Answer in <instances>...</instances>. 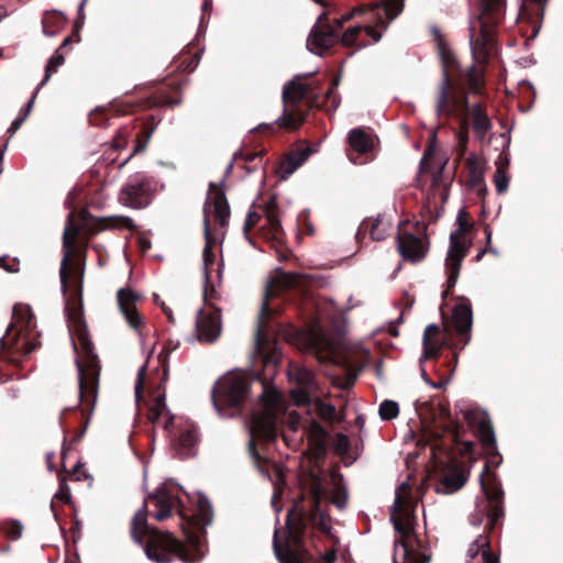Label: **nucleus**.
<instances>
[{"mask_svg": "<svg viewBox=\"0 0 563 563\" xmlns=\"http://www.w3.org/2000/svg\"><path fill=\"white\" fill-rule=\"evenodd\" d=\"M317 437L328 438V433L320 423L311 421L309 424V438L311 439Z\"/></svg>", "mask_w": 563, "mask_h": 563, "instance_id": "nucleus-42", "label": "nucleus"}, {"mask_svg": "<svg viewBox=\"0 0 563 563\" xmlns=\"http://www.w3.org/2000/svg\"><path fill=\"white\" fill-rule=\"evenodd\" d=\"M452 322L456 332L461 335L462 347L471 341L473 312L471 305H456L452 312Z\"/></svg>", "mask_w": 563, "mask_h": 563, "instance_id": "nucleus-18", "label": "nucleus"}, {"mask_svg": "<svg viewBox=\"0 0 563 563\" xmlns=\"http://www.w3.org/2000/svg\"><path fill=\"white\" fill-rule=\"evenodd\" d=\"M151 136V133L147 135V139L145 141H139L137 144L135 145L133 152L124 159L122 161L120 164H119V168H123L128 162L132 158V156L136 153H141V152H144L146 146H147V141Z\"/></svg>", "mask_w": 563, "mask_h": 563, "instance_id": "nucleus-44", "label": "nucleus"}, {"mask_svg": "<svg viewBox=\"0 0 563 563\" xmlns=\"http://www.w3.org/2000/svg\"><path fill=\"white\" fill-rule=\"evenodd\" d=\"M397 249L402 258L412 263L423 260L428 252L422 240L410 233L398 235Z\"/></svg>", "mask_w": 563, "mask_h": 563, "instance_id": "nucleus-16", "label": "nucleus"}, {"mask_svg": "<svg viewBox=\"0 0 563 563\" xmlns=\"http://www.w3.org/2000/svg\"><path fill=\"white\" fill-rule=\"evenodd\" d=\"M80 357L76 358L78 372L79 399L82 400L87 395H91L92 404L96 402L100 367L97 354L93 352V344L88 338L85 329H79L77 334Z\"/></svg>", "mask_w": 563, "mask_h": 563, "instance_id": "nucleus-4", "label": "nucleus"}, {"mask_svg": "<svg viewBox=\"0 0 563 563\" xmlns=\"http://www.w3.org/2000/svg\"><path fill=\"white\" fill-rule=\"evenodd\" d=\"M455 222L457 229L450 234V245L445 258V267L449 274L448 289L453 288L457 283L462 262L467 254L466 246L462 243L461 238L471 228L467 213L463 209L459 210Z\"/></svg>", "mask_w": 563, "mask_h": 563, "instance_id": "nucleus-7", "label": "nucleus"}, {"mask_svg": "<svg viewBox=\"0 0 563 563\" xmlns=\"http://www.w3.org/2000/svg\"><path fill=\"white\" fill-rule=\"evenodd\" d=\"M257 219L258 214L256 212H249L244 222V230H249L250 228H252L256 223Z\"/></svg>", "mask_w": 563, "mask_h": 563, "instance_id": "nucleus-56", "label": "nucleus"}, {"mask_svg": "<svg viewBox=\"0 0 563 563\" xmlns=\"http://www.w3.org/2000/svg\"><path fill=\"white\" fill-rule=\"evenodd\" d=\"M347 139L352 148L358 153H367L374 147L372 136L361 128L352 129Z\"/></svg>", "mask_w": 563, "mask_h": 563, "instance_id": "nucleus-24", "label": "nucleus"}, {"mask_svg": "<svg viewBox=\"0 0 563 563\" xmlns=\"http://www.w3.org/2000/svg\"><path fill=\"white\" fill-rule=\"evenodd\" d=\"M505 0H483L482 15L470 21L471 52L477 62L487 56L486 48L493 44V31L504 14Z\"/></svg>", "mask_w": 563, "mask_h": 563, "instance_id": "nucleus-3", "label": "nucleus"}, {"mask_svg": "<svg viewBox=\"0 0 563 563\" xmlns=\"http://www.w3.org/2000/svg\"><path fill=\"white\" fill-rule=\"evenodd\" d=\"M117 299L120 311L129 325L134 330H139L142 319L136 310L135 303L141 299V295L131 289L121 288L117 294Z\"/></svg>", "mask_w": 563, "mask_h": 563, "instance_id": "nucleus-15", "label": "nucleus"}, {"mask_svg": "<svg viewBox=\"0 0 563 563\" xmlns=\"http://www.w3.org/2000/svg\"><path fill=\"white\" fill-rule=\"evenodd\" d=\"M277 533L278 530L275 529L274 531V549L276 556L280 563H305L302 560H300L297 555H295L290 550H282L278 545L277 540Z\"/></svg>", "mask_w": 563, "mask_h": 563, "instance_id": "nucleus-35", "label": "nucleus"}, {"mask_svg": "<svg viewBox=\"0 0 563 563\" xmlns=\"http://www.w3.org/2000/svg\"><path fill=\"white\" fill-rule=\"evenodd\" d=\"M362 30H364L366 32V34L368 36H371L373 38V42H375V43H377L383 36L382 32L376 31L372 25H366V26L355 25V26L349 27L343 33L342 37L340 38L341 43L344 46H352L355 42V38L357 37V35L360 34V32Z\"/></svg>", "mask_w": 563, "mask_h": 563, "instance_id": "nucleus-25", "label": "nucleus"}, {"mask_svg": "<svg viewBox=\"0 0 563 563\" xmlns=\"http://www.w3.org/2000/svg\"><path fill=\"white\" fill-rule=\"evenodd\" d=\"M466 478L461 472H452L443 476L441 484L444 487L443 493H453L459 490L465 484Z\"/></svg>", "mask_w": 563, "mask_h": 563, "instance_id": "nucleus-31", "label": "nucleus"}, {"mask_svg": "<svg viewBox=\"0 0 563 563\" xmlns=\"http://www.w3.org/2000/svg\"><path fill=\"white\" fill-rule=\"evenodd\" d=\"M338 31L336 25L314 24L307 38V49L314 55L322 56L325 49L339 41Z\"/></svg>", "mask_w": 563, "mask_h": 563, "instance_id": "nucleus-13", "label": "nucleus"}, {"mask_svg": "<svg viewBox=\"0 0 563 563\" xmlns=\"http://www.w3.org/2000/svg\"><path fill=\"white\" fill-rule=\"evenodd\" d=\"M302 276L298 273H278V283L283 287H295L300 284Z\"/></svg>", "mask_w": 563, "mask_h": 563, "instance_id": "nucleus-39", "label": "nucleus"}, {"mask_svg": "<svg viewBox=\"0 0 563 563\" xmlns=\"http://www.w3.org/2000/svg\"><path fill=\"white\" fill-rule=\"evenodd\" d=\"M378 413L383 420H391L396 418L399 413L398 402L394 400H384L379 406Z\"/></svg>", "mask_w": 563, "mask_h": 563, "instance_id": "nucleus-37", "label": "nucleus"}, {"mask_svg": "<svg viewBox=\"0 0 563 563\" xmlns=\"http://www.w3.org/2000/svg\"><path fill=\"white\" fill-rule=\"evenodd\" d=\"M196 510L191 517L181 518L186 534V544L179 542L172 533L150 528L146 512L139 509L131 522V537L137 544H142L143 537L147 536L144 552L148 560L155 563H170L175 559L184 563H199L207 554L206 529L212 523L213 512L208 497L198 493L195 499Z\"/></svg>", "mask_w": 563, "mask_h": 563, "instance_id": "nucleus-1", "label": "nucleus"}, {"mask_svg": "<svg viewBox=\"0 0 563 563\" xmlns=\"http://www.w3.org/2000/svg\"><path fill=\"white\" fill-rule=\"evenodd\" d=\"M470 115L472 118V125L475 136L478 140H484L487 133L492 130L493 124L483 110L482 104H473L470 109Z\"/></svg>", "mask_w": 563, "mask_h": 563, "instance_id": "nucleus-21", "label": "nucleus"}, {"mask_svg": "<svg viewBox=\"0 0 563 563\" xmlns=\"http://www.w3.org/2000/svg\"><path fill=\"white\" fill-rule=\"evenodd\" d=\"M310 442L313 446V450L316 452V454L318 455H322V454H325L327 452V438H311L310 439Z\"/></svg>", "mask_w": 563, "mask_h": 563, "instance_id": "nucleus-43", "label": "nucleus"}, {"mask_svg": "<svg viewBox=\"0 0 563 563\" xmlns=\"http://www.w3.org/2000/svg\"><path fill=\"white\" fill-rule=\"evenodd\" d=\"M65 62V58L62 54L56 52L48 60L46 68H45V75L42 81L38 84L37 89L43 87L51 78L52 74L57 70V68L63 65Z\"/></svg>", "mask_w": 563, "mask_h": 563, "instance_id": "nucleus-36", "label": "nucleus"}, {"mask_svg": "<svg viewBox=\"0 0 563 563\" xmlns=\"http://www.w3.org/2000/svg\"><path fill=\"white\" fill-rule=\"evenodd\" d=\"M77 235V230L73 232L71 239H69V228L66 227L63 234V246H64V255L60 263V269H59V277H60V285H62V291L65 295L67 291V269H68V261H69V249L71 246V243L75 241Z\"/></svg>", "mask_w": 563, "mask_h": 563, "instance_id": "nucleus-23", "label": "nucleus"}, {"mask_svg": "<svg viewBox=\"0 0 563 563\" xmlns=\"http://www.w3.org/2000/svg\"><path fill=\"white\" fill-rule=\"evenodd\" d=\"M262 391L258 396L260 409H254L249 423L251 440L249 443L250 453L255 462H258V452L255 449L254 440L263 439L274 441L277 438V416L280 405V395L274 388L266 387L261 383Z\"/></svg>", "mask_w": 563, "mask_h": 563, "instance_id": "nucleus-2", "label": "nucleus"}, {"mask_svg": "<svg viewBox=\"0 0 563 563\" xmlns=\"http://www.w3.org/2000/svg\"><path fill=\"white\" fill-rule=\"evenodd\" d=\"M198 444V433L195 428H189L181 432L174 442V450L180 459H187L196 455Z\"/></svg>", "mask_w": 563, "mask_h": 563, "instance_id": "nucleus-20", "label": "nucleus"}, {"mask_svg": "<svg viewBox=\"0 0 563 563\" xmlns=\"http://www.w3.org/2000/svg\"><path fill=\"white\" fill-rule=\"evenodd\" d=\"M277 124L279 126H283V128H290V126H295L297 128L298 126V123H296L295 119L292 118V115H287L286 114V110H284V113L282 117H279L277 120H276Z\"/></svg>", "mask_w": 563, "mask_h": 563, "instance_id": "nucleus-46", "label": "nucleus"}, {"mask_svg": "<svg viewBox=\"0 0 563 563\" xmlns=\"http://www.w3.org/2000/svg\"><path fill=\"white\" fill-rule=\"evenodd\" d=\"M311 150L303 148L288 156L286 162L280 165L279 178L286 180L294 174L310 156Z\"/></svg>", "mask_w": 563, "mask_h": 563, "instance_id": "nucleus-22", "label": "nucleus"}, {"mask_svg": "<svg viewBox=\"0 0 563 563\" xmlns=\"http://www.w3.org/2000/svg\"><path fill=\"white\" fill-rule=\"evenodd\" d=\"M483 560L485 563H499L498 558L492 555L488 550L483 551Z\"/></svg>", "mask_w": 563, "mask_h": 563, "instance_id": "nucleus-59", "label": "nucleus"}, {"mask_svg": "<svg viewBox=\"0 0 563 563\" xmlns=\"http://www.w3.org/2000/svg\"><path fill=\"white\" fill-rule=\"evenodd\" d=\"M430 31H431L432 35L434 36V40L437 41L440 58L442 59L443 52H448L450 54V57L448 58V65H456L455 56L453 55L451 49L444 44V42L441 37L440 30L437 26H432L430 29Z\"/></svg>", "mask_w": 563, "mask_h": 563, "instance_id": "nucleus-38", "label": "nucleus"}, {"mask_svg": "<svg viewBox=\"0 0 563 563\" xmlns=\"http://www.w3.org/2000/svg\"><path fill=\"white\" fill-rule=\"evenodd\" d=\"M405 0H375L366 5H358L351 12L342 15L335 21L336 29H341L343 24L350 21L356 14L368 12L371 19L377 26L387 30L388 23L394 21L404 11Z\"/></svg>", "mask_w": 563, "mask_h": 563, "instance_id": "nucleus-9", "label": "nucleus"}, {"mask_svg": "<svg viewBox=\"0 0 563 563\" xmlns=\"http://www.w3.org/2000/svg\"><path fill=\"white\" fill-rule=\"evenodd\" d=\"M306 518L303 514L297 512L295 508H291L287 514L286 525L290 533L299 534L306 528Z\"/></svg>", "mask_w": 563, "mask_h": 563, "instance_id": "nucleus-32", "label": "nucleus"}, {"mask_svg": "<svg viewBox=\"0 0 563 563\" xmlns=\"http://www.w3.org/2000/svg\"><path fill=\"white\" fill-rule=\"evenodd\" d=\"M408 487H409V485H408V483H406V482L401 483V484L398 486V488H397V490H396V497H395V505H396V506H400V504H401V495H400V490H402V489H407Z\"/></svg>", "mask_w": 563, "mask_h": 563, "instance_id": "nucleus-58", "label": "nucleus"}, {"mask_svg": "<svg viewBox=\"0 0 563 563\" xmlns=\"http://www.w3.org/2000/svg\"><path fill=\"white\" fill-rule=\"evenodd\" d=\"M311 490L314 501V509L309 516V521L313 527L318 528L327 534H330L332 530L331 519L321 508V499L325 495V489L319 482H314Z\"/></svg>", "mask_w": 563, "mask_h": 563, "instance_id": "nucleus-17", "label": "nucleus"}, {"mask_svg": "<svg viewBox=\"0 0 563 563\" xmlns=\"http://www.w3.org/2000/svg\"><path fill=\"white\" fill-rule=\"evenodd\" d=\"M461 412L463 419L474 429L482 444L487 449L496 450V437L488 413L479 408H465Z\"/></svg>", "mask_w": 563, "mask_h": 563, "instance_id": "nucleus-12", "label": "nucleus"}, {"mask_svg": "<svg viewBox=\"0 0 563 563\" xmlns=\"http://www.w3.org/2000/svg\"><path fill=\"white\" fill-rule=\"evenodd\" d=\"M449 57L450 54L448 52L442 53L443 77L435 92V113L438 117H450L455 111L466 110L468 107L467 98L462 97L460 99L454 92L451 70L455 65H448Z\"/></svg>", "mask_w": 563, "mask_h": 563, "instance_id": "nucleus-10", "label": "nucleus"}, {"mask_svg": "<svg viewBox=\"0 0 563 563\" xmlns=\"http://www.w3.org/2000/svg\"><path fill=\"white\" fill-rule=\"evenodd\" d=\"M504 516V509L500 505H495L490 509L489 523L494 526Z\"/></svg>", "mask_w": 563, "mask_h": 563, "instance_id": "nucleus-47", "label": "nucleus"}, {"mask_svg": "<svg viewBox=\"0 0 563 563\" xmlns=\"http://www.w3.org/2000/svg\"><path fill=\"white\" fill-rule=\"evenodd\" d=\"M156 191V181L145 173L131 175L119 192V201L132 209L147 207Z\"/></svg>", "mask_w": 563, "mask_h": 563, "instance_id": "nucleus-8", "label": "nucleus"}, {"mask_svg": "<svg viewBox=\"0 0 563 563\" xmlns=\"http://www.w3.org/2000/svg\"><path fill=\"white\" fill-rule=\"evenodd\" d=\"M390 222L383 216H378L371 227V236L375 241H383L388 235Z\"/></svg>", "mask_w": 563, "mask_h": 563, "instance_id": "nucleus-34", "label": "nucleus"}, {"mask_svg": "<svg viewBox=\"0 0 563 563\" xmlns=\"http://www.w3.org/2000/svg\"><path fill=\"white\" fill-rule=\"evenodd\" d=\"M267 220L272 227V229L277 232L278 230L282 229V224H280V221L277 219V217L275 214H273L272 212H269L267 214Z\"/></svg>", "mask_w": 563, "mask_h": 563, "instance_id": "nucleus-57", "label": "nucleus"}, {"mask_svg": "<svg viewBox=\"0 0 563 563\" xmlns=\"http://www.w3.org/2000/svg\"><path fill=\"white\" fill-rule=\"evenodd\" d=\"M391 520L394 522L395 530L404 538L400 541H395L394 563H429L431 561V556L429 554L418 553L413 550L415 538L409 533V531L407 532L401 521L395 520L394 518H391Z\"/></svg>", "mask_w": 563, "mask_h": 563, "instance_id": "nucleus-11", "label": "nucleus"}, {"mask_svg": "<svg viewBox=\"0 0 563 563\" xmlns=\"http://www.w3.org/2000/svg\"><path fill=\"white\" fill-rule=\"evenodd\" d=\"M55 497L59 498L60 500H69L70 499L69 488L66 485L64 479L60 481L59 490L55 494Z\"/></svg>", "mask_w": 563, "mask_h": 563, "instance_id": "nucleus-51", "label": "nucleus"}, {"mask_svg": "<svg viewBox=\"0 0 563 563\" xmlns=\"http://www.w3.org/2000/svg\"><path fill=\"white\" fill-rule=\"evenodd\" d=\"M210 213H212L214 221L220 229H224L228 225L230 219V206L222 191L214 192L213 196L208 199L203 208V236L206 244L202 257L206 279L209 278L208 266L214 261L212 246L216 243V239L212 236L210 231Z\"/></svg>", "mask_w": 563, "mask_h": 563, "instance_id": "nucleus-6", "label": "nucleus"}, {"mask_svg": "<svg viewBox=\"0 0 563 563\" xmlns=\"http://www.w3.org/2000/svg\"><path fill=\"white\" fill-rule=\"evenodd\" d=\"M316 71H310L306 74H299L296 75L291 80L288 81V84L283 89V101L284 103H298L301 101L307 92H308V85L301 82L302 78H307L310 76H313Z\"/></svg>", "mask_w": 563, "mask_h": 563, "instance_id": "nucleus-19", "label": "nucleus"}, {"mask_svg": "<svg viewBox=\"0 0 563 563\" xmlns=\"http://www.w3.org/2000/svg\"><path fill=\"white\" fill-rule=\"evenodd\" d=\"M350 449V440L349 437L343 433H338L335 435V440L333 442V450L336 454H345Z\"/></svg>", "mask_w": 563, "mask_h": 563, "instance_id": "nucleus-41", "label": "nucleus"}, {"mask_svg": "<svg viewBox=\"0 0 563 563\" xmlns=\"http://www.w3.org/2000/svg\"><path fill=\"white\" fill-rule=\"evenodd\" d=\"M251 382L245 373L231 372L221 377L212 389V402L221 417L232 418L234 412H223L221 405L239 408L246 399Z\"/></svg>", "mask_w": 563, "mask_h": 563, "instance_id": "nucleus-5", "label": "nucleus"}, {"mask_svg": "<svg viewBox=\"0 0 563 563\" xmlns=\"http://www.w3.org/2000/svg\"><path fill=\"white\" fill-rule=\"evenodd\" d=\"M34 100H35V95L27 101V103L23 107V110L25 111V113L29 115L30 114V111L34 104Z\"/></svg>", "mask_w": 563, "mask_h": 563, "instance_id": "nucleus-63", "label": "nucleus"}, {"mask_svg": "<svg viewBox=\"0 0 563 563\" xmlns=\"http://www.w3.org/2000/svg\"><path fill=\"white\" fill-rule=\"evenodd\" d=\"M145 372H146V365L141 366L139 368V371H137V382L135 384V396H136V398L140 397V393H141V390L143 388Z\"/></svg>", "mask_w": 563, "mask_h": 563, "instance_id": "nucleus-49", "label": "nucleus"}, {"mask_svg": "<svg viewBox=\"0 0 563 563\" xmlns=\"http://www.w3.org/2000/svg\"><path fill=\"white\" fill-rule=\"evenodd\" d=\"M356 380L355 374H349L346 377H344L343 380H340L336 383V386L341 389H349L351 388Z\"/></svg>", "mask_w": 563, "mask_h": 563, "instance_id": "nucleus-53", "label": "nucleus"}, {"mask_svg": "<svg viewBox=\"0 0 563 563\" xmlns=\"http://www.w3.org/2000/svg\"><path fill=\"white\" fill-rule=\"evenodd\" d=\"M87 3V0H81V2L79 3L78 5V16L77 18H80V19H86V15H85V5Z\"/></svg>", "mask_w": 563, "mask_h": 563, "instance_id": "nucleus-62", "label": "nucleus"}, {"mask_svg": "<svg viewBox=\"0 0 563 563\" xmlns=\"http://www.w3.org/2000/svg\"><path fill=\"white\" fill-rule=\"evenodd\" d=\"M269 296V290L266 289L265 299L262 303L261 313L258 316V324L255 332V344L257 349H261L262 340L264 338V328H265V317L269 313V306L267 298Z\"/></svg>", "mask_w": 563, "mask_h": 563, "instance_id": "nucleus-33", "label": "nucleus"}, {"mask_svg": "<svg viewBox=\"0 0 563 563\" xmlns=\"http://www.w3.org/2000/svg\"><path fill=\"white\" fill-rule=\"evenodd\" d=\"M318 413L322 419L334 420L336 415V408L332 404L319 401L317 405Z\"/></svg>", "mask_w": 563, "mask_h": 563, "instance_id": "nucleus-40", "label": "nucleus"}, {"mask_svg": "<svg viewBox=\"0 0 563 563\" xmlns=\"http://www.w3.org/2000/svg\"><path fill=\"white\" fill-rule=\"evenodd\" d=\"M34 100H35V95L27 101V103L23 107V110L25 111V113L29 115L30 114V111L34 104Z\"/></svg>", "mask_w": 563, "mask_h": 563, "instance_id": "nucleus-64", "label": "nucleus"}, {"mask_svg": "<svg viewBox=\"0 0 563 563\" xmlns=\"http://www.w3.org/2000/svg\"><path fill=\"white\" fill-rule=\"evenodd\" d=\"M331 503L338 508V509H344L346 505V497H335L332 498Z\"/></svg>", "mask_w": 563, "mask_h": 563, "instance_id": "nucleus-61", "label": "nucleus"}, {"mask_svg": "<svg viewBox=\"0 0 563 563\" xmlns=\"http://www.w3.org/2000/svg\"><path fill=\"white\" fill-rule=\"evenodd\" d=\"M221 333L220 312L218 310L200 309L196 319L197 340L213 343Z\"/></svg>", "mask_w": 563, "mask_h": 563, "instance_id": "nucleus-14", "label": "nucleus"}, {"mask_svg": "<svg viewBox=\"0 0 563 563\" xmlns=\"http://www.w3.org/2000/svg\"><path fill=\"white\" fill-rule=\"evenodd\" d=\"M509 161L507 157H499L496 162V170L494 174V184L498 194H504L508 189L509 177L507 175V167Z\"/></svg>", "mask_w": 563, "mask_h": 563, "instance_id": "nucleus-26", "label": "nucleus"}, {"mask_svg": "<svg viewBox=\"0 0 563 563\" xmlns=\"http://www.w3.org/2000/svg\"><path fill=\"white\" fill-rule=\"evenodd\" d=\"M112 219L117 221L115 227H118V228H128V229L134 228V222H133L132 218H130V217L118 216V217H113Z\"/></svg>", "mask_w": 563, "mask_h": 563, "instance_id": "nucleus-48", "label": "nucleus"}, {"mask_svg": "<svg viewBox=\"0 0 563 563\" xmlns=\"http://www.w3.org/2000/svg\"><path fill=\"white\" fill-rule=\"evenodd\" d=\"M156 505L159 509L154 514V518L162 521L167 519L172 514L173 498L169 497L164 489H159L154 496Z\"/></svg>", "mask_w": 563, "mask_h": 563, "instance_id": "nucleus-27", "label": "nucleus"}, {"mask_svg": "<svg viewBox=\"0 0 563 563\" xmlns=\"http://www.w3.org/2000/svg\"><path fill=\"white\" fill-rule=\"evenodd\" d=\"M289 379L297 382L302 387H310L313 384V374L310 369L300 366H292L288 372Z\"/></svg>", "mask_w": 563, "mask_h": 563, "instance_id": "nucleus-30", "label": "nucleus"}, {"mask_svg": "<svg viewBox=\"0 0 563 563\" xmlns=\"http://www.w3.org/2000/svg\"><path fill=\"white\" fill-rule=\"evenodd\" d=\"M299 423H300V418L299 416L295 412V411H291L288 417H287V426L288 428L291 430V431H297L298 430V427H299Z\"/></svg>", "mask_w": 563, "mask_h": 563, "instance_id": "nucleus-52", "label": "nucleus"}, {"mask_svg": "<svg viewBox=\"0 0 563 563\" xmlns=\"http://www.w3.org/2000/svg\"><path fill=\"white\" fill-rule=\"evenodd\" d=\"M168 411L170 410L167 408L165 395H159L156 397L154 404L150 408L148 420L154 426L159 424L161 420Z\"/></svg>", "mask_w": 563, "mask_h": 563, "instance_id": "nucleus-28", "label": "nucleus"}, {"mask_svg": "<svg viewBox=\"0 0 563 563\" xmlns=\"http://www.w3.org/2000/svg\"><path fill=\"white\" fill-rule=\"evenodd\" d=\"M23 123V118H15L12 123H11V126L9 128V131L13 134L15 133L20 126L22 125Z\"/></svg>", "mask_w": 563, "mask_h": 563, "instance_id": "nucleus-60", "label": "nucleus"}, {"mask_svg": "<svg viewBox=\"0 0 563 563\" xmlns=\"http://www.w3.org/2000/svg\"><path fill=\"white\" fill-rule=\"evenodd\" d=\"M22 531H23V525L21 523L20 520H12L11 523H10V527L8 529V534L12 538V539H19L21 536H22Z\"/></svg>", "mask_w": 563, "mask_h": 563, "instance_id": "nucleus-45", "label": "nucleus"}, {"mask_svg": "<svg viewBox=\"0 0 563 563\" xmlns=\"http://www.w3.org/2000/svg\"><path fill=\"white\" fill-rule=\"evenodd\" d=\"M439 332V327L435 323H430L423 331L422 344H423V360L439 353V346L430 341V335Z\"/></svg>", "mask_w": 563, "mask_h": 563, "instance_id": "nucleus-29", "label": "nucleus"}, {"mask_svg": "<svg viewBox=\"0 0 563 563\" xmlns=\"http://www.w3.org/2000/svg\"><path fill=\"white\" fill-rule=\"evenodd\" d=\"M457 137H459V147H460L461 152L464 153V151L466 150L467 142H468L467 130L460 132Z\"/></svg>", "mask_w": 563, "mask_h": 563, "instance_id": "nucleus-55", "label": "nucleus"}, {"mask_svg": "<svg viewBox=\"0 0 563 563\" xmlns=\"http://www.w3.org/2000/svg\"><path fill=\"white\" fill-rule=\"evenodd\" d=\"M173 421H174V415H172V412L168 411L165 415V417H163V419L161 420V423L156 424L155 427H161L164 430L168 431L170 426L173 424Z\"/></svg>", "mask_w": 563, "mask_h": 563, "instance_id": "nucleus-54", "label": "nucleus"}, {"mask_svg": "<svg viewBox=\"0 0 563 563\" xmlns=\"http://www.w3.org/2000/svg\"><path fill=\"white\" fill-rule=\"evenodd\" d=\"M485 494L487 498L493 501H501L504 496V492L500 487H494L490 488L489 490H485Z\"/></svg>", "mask_w": 563, "mask_h": 563, "instance_id": "nucleus-50", "label": "nucleus"}]
</instances>
